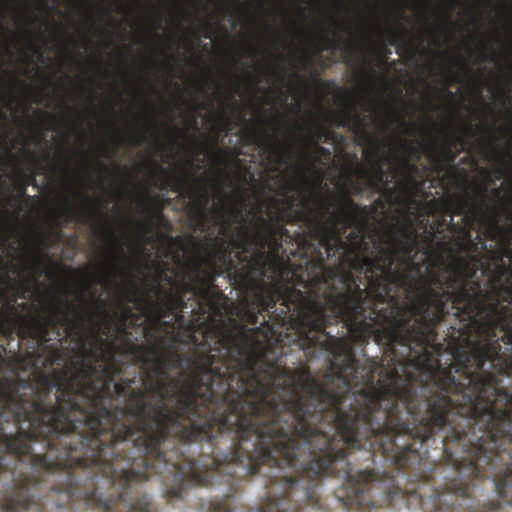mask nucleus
Listing matches in <instances>:
<instances>
[{"mask_svg":"<svg viewBox=\"0 0 512 512\" xmlns=\"http://www.w3.org/2000/svg\"><path fill=\"white\" fill-rule=\"evenodd\" d=\"M156 18H157L156 28H162L163 16H162V13L159 12V10H156Z\"/></svg>","mask_w":512,"mask_h":512,"instance_id":"nucleus-41","label":"nucleus"},{"mask_svg":"<svg viewBox=\"0 0 512 512\" xmlns=\"http://www.w3.org/2000/svg\"><path fill=\"white\" fill-rule=\"evenodd\" d=\"M364 66H365V69L367 70V72L369 73V75L371 76H375V71L374 69L372 68L371 66V62L367 59H364Z\"/></svg>","mask_w":512,"mask_h":512,"instance_id":"nucleus-40","label":"nucleus"},{"mask_svg":"<svg viewBox=\"0 0 512 512\" xmlns=\"http://www.w3.org/2000/svg\"><path fill=\"white\" fill-rule=\"evenodd\" d=\"M225 121H226V132H229V131H231V129L235 128V126H236L235 123L230 122L228 117L225 118Z\"/></svg>","mask_w":512,"mask_h":512,"instance_id":"nucleus-45","label":"nucleus"},{"mask_svg":"<svg viewBox=\"0 0 512 512\" xmlns=\"http://www.w3.org/2000/svg\"><path fill=\"white\" fill-rule=\"evenodd\" d=\"M171 189L173 192L186 194L190 198L193 215L203 225L208 217V205L210 202L206 184L201 179L191 177V175H181L172 180Z\"/></svg>","mask_w":512,"mask_h":512,"instance_id":"nucleus-13","label":"nucleus"},{"mask_svg":"<svg viewBox=\"0 0 512 512\" xmlns=\"http://www.w3.org/2000/svg\"><path fill=\"white\" fill-rule=\"evenodd\" d=\"M26 298V291H20L18 283L11 277L0 276V328L3 336L11 337L14 331L21 339H31L38 345L48 346L49 358L44 362L53 365L54 361H62L61 346L63 335L61 327L71 329L75 320L71 319L68 307H73L67 296H55L43 307L45 315H23L18 299ZM52 332L56 342L48 345Z\"/></svg>","mask_w":512,"mask_h":512,"instance_id":"nucleus-8","label":"nucleus"},{"mask_svg":"<svg viewBox=\"0 0 512 512\" xmlns=\"http://www.w3.org/2000/svg\"><path fill=\"white\" fill-rule=\"evenodd\" d=\"M216 157H217L220 165L225 166L227 164V151L218 150L216 152Z\"/></svg>","mask_w":512,"mask_h":512,"instance_id":"nucleus-32","label":"nucleus"},{"mask_svg":"<svg viewBox=\"0 0 512 512\" xmlns=\"http://www.w3.org/2000/svg\"><path fill=\"white\" fill-rule=\"evenodd\" d=\"M294 76H296V77L300 80V83H301L302 85H305V84H306V83H305V80H303V79L301 78V76H299V74H296V73H295V74H294Z\"/></svg>","mask_w":512,"mask_h":512,"instance_id":"nucleus-53","label":"nucleus"},{"mask_svg":"<svg viewBox=\"0 0 512 512\" xmlns=\"http://www.w3.org/2000/svg\"><path fill=\"white\" fill-rule=\"evenodd\" d=\"M148 127L149 128H153V129H157L158 128L157 122L153 121V120H148Z\"/></svg>","mask_w":512,"mask_h":512,"instance_id":"nucleus-48","label":"nucleus"},{"mask_svg":"<svg viewBox=\"0 0 512 512\" xmlns=\"http://www.w3.org/2000/svg\"><path fill=\"white\" fill-rule=\"evenodd\" d=\"M277 170H278L277 166H274V167L272 168V171H277Z\"/></svg>","mask_w":512,"mask_h":512,"instance_id":"nucleus-63","label":"nucleus"},{"mask_svg":"<svg viewBox=\"0 0 512 512\" xmlns=\"http://www.w3.org/2000/svg\"><path fill=\"white\" fill-rule=\"evenodd\" d=\"M3 367L0 354V372ZM56 403V369L35 382L0 380V478L11 480L0 499L5 511L60 509L53 495L60 471Z\"/></svg>","mask_w":512,"mask_h":512,"instance_id":"nucleus-5","label":"nucleus"},{"mask_svg":"<svg viewBox=\"0 0 512 512\" xmlns=\"http://www.w3.org/2000/svg\"><path fill=\"white\" fill-rule=\"evenodd\" d=\"M499 507H500V501H498V500H491V501H488L486 504V509L488 511L498 510Z\"/></svg>","mask_w":512,"mask_h":512,"instance_id":"nucleus-35","label":"nucleus"},{"mask_svg":"<svg viewBox=\"0 0 512 512\" xmlns=\"http://www.w3.org/2000/svg\"><path fill=\"white\" fill-rule=\"evenodd\" d=\"M331 19H332V22L334 24L338 25V27H340L342 31H346L350 34V36H353L354 30L352 29L351 26H341V24H339L337 19H335V18H331Z\"/></svg>","mask_w":512,"mask_h":512,"instance_id":"nucleus-36","label":"nucleus"},{"mask_svg":"<svg viewBox=\"0 0 512 512\" xmlns=\"http://www.w3.org/2000/svg\"><path fill=\"white\" fill-rule=\"evenodd\" d=\"M191 329L195 326L190 324ZM153 334L157 330H152ZM153 339H156L154 335ZM191 353L148 344L139 386L126 407L131 431L118 442L122 455L103 485L68 490L62 502L76 500L103 512H152L145 484L152 474L174 473L167 501L183 499L190 487L225 485L222 499L202 501L204 512H231L237 478L262 474L267 497L259 512H298L317 506L313 482L303 471L306 457L286 382V369L251 342L234 317L213 316L190 330Z\"/></svg>","mask_w":512,"mask_h":512,"instance_id":"nucleus-2","label":"nucleus"},{"mask_svg":"<svg viewBox=\"0 0 512 512\" xmlns=\"http://www.w3.org/2000/svg\"><path fill=\"white\" fill-rule=\"evenodd\" d=\"M308 147H311L312 151H306L305 157L308 161H310V166L313 167L316 162L320 161V159H323L327 162L331 161L332 159V152L328 147L321 146V144H318L317 141H314V145H307Z\"/></svg>","mask_w":512,"mask_h":512,"instance_id":"nucleus-23","label":"nucleus"},{"mask_svg":"<svg viewBox=\"0 0 512 512\" xmlns=\"http://www.w3.org/2000/svg\"><path fill=\"white\" fill-rule=\"evenodd\" d=\"M135 284L131 279V290L118 301L119 311L114 315L108 311V302L96 297L95 292H90L89 299L86 297L87 284L78 294L87 310L78 312L73 302V307H68L75 323L66 329V335L75 334L81 348L76 350L78 359L55 369L59 471L52 495L58 506L92 509L76 500L62 502L60 495L68 490V483L71 490L80 491L85 483L99 482L107 495L109 486L103 485V479L119 464V442L131 431L128 416H121L119 410L126 407L139 372L132 378H115L123 374L125 359L142 367L147 345L138 344L139 338L131 329H140L144 337H154L156 330L149 317L145 324L141 312L129 304Z\"/></svg>","mask_w":512,"mask_h":512,"instance_id":"nucleus-3","label":"nucleus"},{"mask_svg":"<svg viewBox=\"0 0 512 512\" xmlns=\"http://www.w3.org/2000/svg\"><path fill=\"white\" fill-rule=\"evenodd\" d=\"M386 207V201L383 198H376L372 204L361 206V211L365 217H367L368 226H370L371 219H376L380 216L382 211Z\"/></svg>","mask_w":512,"mask_h":512,"instance_id":"nucleus-25","label":"nucleus"},{"mask_svg":"<svg viewBox=\"0 0 512 512\" xmlns=\"http://www.w3.org/2000/svg\"><path fill=\"white\" fill-rule=\"evenodd\" d=\"M140 206H141V208H142V210H143V211H147V208L145 207V203H144V201H141V202H140Z\"/></svg>","mask_w":512,"mask_h":512,"instance_id":"nucleus-54","label":"nucleus"},{"mask_svg":"<svg viewBox=\"0 0 512 512\" xmlns=\"http://www.w3.org/2000/svg\"><path fill=\"white\" fill-rule=\"evenodd\" d=\"M43 265V260L41 256H34L32 260V269L36 271H41V267Z\"/></svg>","mask_w":512,"mask_h":512,"instance_id":"nucleus-34","label":"nucleus"},{"mask_svg":"<svg viewBox=\"0 0 512 512\" xmlns=\"http://www.w3.org/2000/svg\"><path fill=\"white\" fill-rule=\"evenodd\" d=\"M256 217V228L241 226L235 236L229 222L219 228V238L209 242L212 248L206 252L216 269H223L230 282L243 293L238 321L245 326L249 339L269 353L277 367H287L288 345L293 350L292 328L283 321L282 313L291 316V283L293 274L287 260L279 253L275 236Z\"/></svg>","mask_w":512,"mask_h":512,"instance_id":"nucleus-6","label":"nucleus"},{"mask_svg":"<svg viewBox=\"0 0 512 512\" xmlns=\"http://www.w3.org/2000/svg\"><path fill=\"white\" fill-rule=\"evenodd\" d=\"M499 195V189H495V197H498Z\"/></svg>","mask_w":512,"mask_h":512,"instance_id":"nucleus-59","label":"nucleus"},{"mask_svg":"<svg viewBox=\"0 0 512 512\" xmlns=\"http://www.w3.org/2000/svg\"><path fill=\"white\" fill-rule=\"evenodd\" d=\"M279 75H280V77H281L282 79H284V75H283L282 71H279Z\"/></svg>","mask_w":512,"mask_h":512,"instance_id":"nucleus-61","label":"nucleus"},{"mask_svg":"<svg viewBox=\"0 0 512 512\" xmlns=\"http://www.w3.org/2000/svg\"><path fill=\"white\" fill-rule=\"evenodd\" d=\"M17 189H18V197L17 198H15V197L8 198L7 203L9 205H18L19 198L26 197V184H19Z\"/></svg>","mask_w":512,"mask_h":512,"instance_id":"nucleus-30","label":"nucleus"},{"mask_svg":"<svg viewBox=\"0 0 512 512\" xmlns=\"http://www.w3.org/2000/svg\"><path fill=\"white\" fill-rule=\"evenodd\" d=\"M372 108L371 104L368 105V107L366 108L367 110H370Z\"/></svg>","mask_w":512,"mask_h":512,"instance_id":"nucleus-64","label":"nucleus"},{"mask_svg":"<svg viewBox=\"0 0 512 512\" xmlns=\"http://www.w3.org/2000/svg\"><path fill=\"white\" fill-rule=\"evenodd\" d=\"M497 396L496 408L512 407V399L508 392H502ZM495 459L498 463L489 467V478L498 498L512 506V433L508 434L506 447L495 454Z\"/></svg>","mask_w":512,"mask_h":512,"instance_id":"nucleus-12","label":"nucleus"},{"mask_svg":"<svg viewBox=\"0 0 512 512\" xmlns=\"http://www.w3.org/2000/svg\"><path fill=\"white\" fill-rule=\"evenodd\" d=\"M301 64L306 69V67L311 66V60L308 58V56H303L301 57Z\"/></svg>","mask_w":512,"mask_h":512,"instance_id":"nucleus-43","label":"nucleus"},{"mask_svg":"<svg viewBox=\"0 0 512 512\" xmlns=\"http://www.w3.org/2000/svg\"><path fill=\"white\" fill-rule=\"evenodd\" d=\"M64 202H65V205H66V211L64 212V216L66 218H68L70 213H71V211L74 210L75 206L72 203L71 199L68 198V197H64Z\"/></svg>","mask_w":512,"mask_h":512,"instance_id":"nucleus-33","label":"nucleus"},{"mask_svg":"<svg viewBox=\"0 0 512 512\" xmlns=\"http://www.w3.org/2000/svg\"><path fill=\"white\" fill-rule=\"evenodd\" d=\"M29 49H30V51L41 55V50L39 49V47L37 45L33 44V42H29Z\"/></svg>","mask_w":512,"mask_h":512,"instance_id":"nucleus-44","label":"nucleus"},{"mask_svg":"<svg viewBox=\"0 0 512 512\" xmlns=\"http://www.w3.org/2000/svg\"><path fill=\"white\" fill-rule=\"evenodd\" d=\"M393 118L396 119L397 121L401 122L402 124H405V118L403 116H399L398 113H395V112H392L391 113Z\"/></svg>","mask_w":512,"mask_h":512,"instance_id":"nucleus-46","label":"nucleus"},{"mask_svg":"<svg viewBox=\"0 0 512 512\" xmlns=\"http://www.w3.org/2000/svg\"><path fill=\"white\" fill-rule=\"evenodd\" d=\"M308 169L314 175L310 182L313 193H307L302 182H289L282 185L277 191L278 197H269L266 214L268 218H261L262 224L270 235H274L278 242V253L283 256L292 269H303L307 257L316 251V240L308 234L311 227L307 216L321 213V207L328 200L335 207L339 205L340 193H329L323 196V175L317 172L315 166ZM345 189L342 191L344 192ZM342 194V192H341Z\"/></svg>","mask_w":512,"mask_h":512,"instance_id":"nucleus-7","label":"nucleus"},{"mask_svg":"<svg viewBox=\"0 0 512 512\" xmlns=\"http://www.w3.org/2000/svg\"><path fill=\"white\" fill-rule=\"evenodd\" d=\"M211 37H212V35L210 32H205L204 38H211Z\"/></svg>","mask_w":512,"mask_h":512,"instance_id":"nucleus-55","label":"nucleus"},{"mask_svg":"<svg viewBox=\"0 0 512 512\" xmlns=\"http://www.w3.org/2000/svg\"><path fill=\"white\" fill-rule=\"evenodd\" d=\"M364 156L370 164L369 169L365 173L369 187L376 193H386L387 197L391 198L395 194V188H390L389 186V175L381 162V149L377 144H374L371 150L364 152Z\"/></svg>","mask_w":512,"mask_h":512,"instance_id":"nucleus-15","label":"nucleus"},{"mask_svg":"<svg viewBox=\"0 0 512 512\" xmlns=\"http://www.w3.org/2000/svg\"><path fill=\"white\" fill-rule=\"evenodd\" d=\"M400 39V35L397 32L390 31V45H396Z\"/></svg>","mask_w":512,"mask_h":512,"instance_id":"nucleus-38","label":"nucleus"},{"mask_svg":"<svg viewBox=\"0 0 512 512\" xmlns=\"http://www.w3.org/2000/svg\"><path fill=\"white\" fill-rule=\"evenodd\" d=\"M137 226L140 230H142L143 235H146V233H151L154 230V224L151 218H148V220L145 221L138 222Z\"/></svg>","mask_w":512,"mask_h":512,"instance_id":"nucleus-31","label":"nucleus"},{"mask_svg":"<svg viewBox=\"0 0 512 512\" xmlns=\"http://www.w3.org/2000/svg\"><path fill=\"white\" fill-rule=\"evenodd\" d=\"M353 123L355 132H360L364 136L371 137L366 131L361 116L358 112H355L354 109H346L343 113V119L338 123V126L349 127Z\"/></svg>","mask_w":512,"mask_h":512,"instance_id":"nucleus-21","label":"nucleus"},{"mask_svg":"<svg viewBox=\"0 0 512 512\" xmlns=\"http://www.w3.org/2000/svg\"><path fill=\"white\" fill-rule=\"evenodd\" d=\"M402 169L405 172L408 180H406V182L400 183V187L402 192L408 194L410 190V183H416L414 178L415 176L420 175V169L417 164L411 163L409 159L402 161Z\"/></svg>","mask_w":512,"mask_h":512,"instance_id":"nucleus-24","label":"nucleus"},{"mask_svg":"<svg viewBox=\"0 0 512 512\" xmlns=\"http://www.w3.org/2000/svg\"><path fill=\"white\" fill-rule=\"evenodd\" d=\"M266 185H267V187H268L269 189H273V187H272V185H271V184L267 183Z\"/></svg>","mask_w":512,"mask_h":512,"instance_id":"nucleus-62","label":"nucleus"},{"mask_svg":"<svg viewBox=\"0 0 512 512\" xmlns=\"http://www.w3.org/2000/svg\"><path fill=\"white\" fill-rule=\"evenodd\" d=\"M402 146L416 160H420L423 153L429 159V151L430 147H433V141H429L425 144V142H414L407 139H403Z\"/></svg>","mask_w":512,"mask_h":512,"instance_id":"nucleus-22","label":"nucleus"},{"mask_svg":"<svg viewBox=\"0 0 512 512\" xmlns=\"http://www.w3.org/2000/svg\"><path fill=\"white\" fill-rule=\"evenodd\" d=\"M387 58H388V56L386 55L385 57H383V58H382L381 62H382V63H385V62H386V60H387Z\"/></svg>","mask_w":512,"mask_h":512,"instance_id":"nucleus-56","label":"nucleus"},{"mask_svg":"<svg viewBox=\"0 0 512 512\" xmlns=\"http://www.w3.org/2000/svg\"><path fill=\"white\" fill-rule=\"evenodd\" d=\"M183 11H184V13L186 14L187 17H190V14H189V12H187V10L183 9Z\"/></svg>","mask_w":512,"mask_h":512,"instance_id":"nucleus-60","label":"nucleus"},{"mask_svg":"<svg viewBox=\"0 0 512 512\" xmlns=\"http://www.w3.org/2000/svg\"><path fill=\"white\" fill-rule=\"evenodd\" d=\"M155 217H156V222H157L158 226L163 227L167 231L172 230V226H171L169 220H167L166 216H164L163 212H161V211L157 212L155 214Z\"/></svg>","mask_w":512,"mask_h":512,"instance_id":"nucleus-29","label":"nucleus"},{"mask_svg":"<svg viewBox=\"0 0 512 512\" xmlns=\"http://www.w3.org/2000/svg\"><path fill=\"white\" fill-rule=\"evenodd\" d=\"M455 210L456 213L465 215V224H455L450 209L446 208V215L450 217L449 223L446 224L445 217L433 222L428 231L429 241L435 240L438 235H442L446 230L454 235L461 236V242H470L473 221L477 217L487 218L491 228L495 231L501 228L496 213L494 215L490 213L487 186H478L475 198L470 197L469 193L465 192V197L458 202Z\"/></svg>","mask_w":512,"mask_h":512,"instance_id":"nucleus-10","label":"nucleus"},{"mask_svg":"<svg viewBox=\"0 0 512 512\" xmlns=\"http://www.w3.org/2000/svg\"><path fill=\"white\" fill-rule=\"evenodd\" d=\"M145 135H134L131 136V142L137 143V145H141V143L145 142Z\"/></svg>","mask_w":512,"mask_h":512,"instance_id":"nucleus-37","label":"nucleus"},{"mask_svg":"<svg viewBox=\"0 0 512 512\" xmlns=\"http://www.w3.org/2000/svg\"><path fill=\"white\" fill-rule=\"evenodd\" d=\"M7 268L12 272V273H23V270L19 269L18 265L16 264H13V263H10L7 265Z\"/></svg>","mask_w":512,"mask_h":512,"instance_id":"nucleus-42","label":"nucleus"},{"mask_svg":"<svg viewBox=\"0 0 512 512\" xmlns=\"http://www.w3.org/2000/svg\"><path fill=\"white\" fill-rule=\"evenodd\" d=\"M18 308L23 315H41L39 311L33 312L35 306L31 305L29 302H18Z\"/></svg>","mask_w":512,"mask_h":512,"instance_id":"nucleus-28","label":"nucleus"},{"mask_svg":"<svg viewBox=\"0 0 512 512\" xmlns=\"http://www.w3.org/2000/svg\"><path fill=\"white\" fill-rule=\"evenodd\" d=\"M325 49H333L337 51V49H341L346 52L349 57L353 55L355 52H363L364 47L359 42L355 41L354 38H350V40L343 41L342 37H324Z\"/></svg>","mask_w":512,"mask_h":512,"instance_id":"nucleus-20","label":"nucleus"},{"mask_svg":"<svg viewBox=\"0 0 512 512\" xmlns=\"http://www.w3.org/2000/svg\"><path fill=\"white\" fill-rule=\"evenodd\" d=\"M223 275V269H216L213 260L207 255L200 256L190 270L186 273V281L182 286L183 292H188L190 300L196 304L193 312L203 309L202 303L209 306L212 311H219L217 303L227 299L216 286V280Z\"/></svg>","mask_w":512,"mask_h":512,"instance_id":"nucleus-11","label":"nucleus"},{"mask_svg":"<svg viewBox=\"0 0 512 512\" xmlns=\"http://www.w3.org/2000/svg\"><path fill=\"white\" fill-rule=\"evenodd\" d=\"M107 239L111 241L110 269L114 277H127L130 271L131 259L127 256L124 246L112 227H106Z\"/></svg>","mask_w":512,"mask_h":512,"instance_id":"nucleus-17","label":"nucleus"},{"mask_svg":"<svg viewBox=\"0 0 512 512\" xmlns=\"http://www.w3.org/2000/svg\"><path fill=\"white\" fill-rule=\"evenodd\" d=\"M424 478V482H431L433 476H422Z\"/></svg>","mask_w":512,"mask_h":512,"instance_id":"nucleus-52","label":"nucleus"},{"mask_svg":"<svg viewBox=\"0 0 512 512\" xmlns=\"http://www.w3.org/2000/svg\"><path fill=\"white\" fill-rule=\"evenodd\" d=\"M307 220L316 251L303 269L290 268L291 316H281L305 359L327 354L321 378L307 363L287 371L305 475L316 491L325 476L344 478L338 491H401L393 472L356 470L349 458L380 455L404 472L420 468L416 444L438 436L455 473L441 491H471L469 345L460 336L469 259L435 269L427 246L416 260L418 233L408 225L388 226L392 246L376 245L348 189L338 208L326 201Z\"/></svg>","mask_w":512,"mask_h":512,"instance_id":"nucleus-1","label":"nucleus"},{"mask_svg":"<svg viewBox=\"0 0 512 512\" xmlns=\"http://www.w3.org/2000/svg\"><path fill=\"white\" fill-rule=\"evenodd\" d=\"M187 279V273L181 282L174 281L173 277L168 276L164 270L163 282L170 285V290H164L163 297H154L149 292H140L137 284H134L135 291L129 296V301L144 303L151 312L148 319L151 320L153 327L160 330L161 327L173 329L174 324L183 326V311L188 307L186 295L183 292V285Z\"/></svg>","mask_w":512,"mask_h":512,"instance_id":"nucleus-9","label":"nucleus"},{"mask_svg":"<svg viewBox=\"0 0 512 512\" xmlns=\"http://www.w3.org/2000/svg\"><path fill=\"white\" fill-rule=\"evenodd\" d=\"M318 81L320 82V84H322L324 86V88H329L330 86V82H328V80H321V79H318Z\"/></svg>","mask_w":512,"mask_h":512,"instance_id":"nucleus-51","label":"nucleus"},{"mask_svg":"<svg viewBox=\"0 0 512 512\" xmlns=\"http://www.w3.org/2000/svg\"><path fill=\"white\" fill-rule=\"evenodd\" d=\"M218 194L221 196V200L223 202L216 210L218 216L222 218L221 225H224L225 222H229L231 227L233 223H237L238 228L236 231L233 230V233L235 236L240 235V227L245 226L244 223L246 221L243 214V210L246 207L245 198L240 194L238 197V203L235 204L231 202L229 197L224 196L220 187L218 188Z\"/></svg>","mask_w":512,"mask_h":512,"instance_id":"nucleus-16","label":"nucleus"},{"mask_svg":"<svg viewBox=\"0 0 512 512\" xmlns=\"http://www.w3.org/2000/svg\"><path fill=\"white\" fill-rule=\"evenodd\" d=\"M242 138L245 142L249 143V145H256L263 148L267 164H272L274 155H278L276 161L278 165L287 162L281 150L283 147L288 148L289 146L286 145L285 142L277 144L275 135L269 134L264 127H245L242 129Z\"/></svg>","mask_w":512,"mask_h":512,"instance_id":"nucleus-14","label":"nucleus"},{"mask_svg":"<svg viewBox=\"0 0 512 512\" xmlns=\"http://www.w3.org/2000/svg\"><path fill=\"white\" fill-rule=\"evenodd\" d=\"M324 188H326L328 190V193L326 195V197H328L329 193H331V192L329 191L327 184H324Z\"/></svg>","mask_w":512,"mask_h":512,"instance_id":"nucleus-57","label":"nucleus"},{"mask_svg":"<svg viewBox=\"0 0 512 512\" xmlns=\"http://www.w3.org/2000/svg\"><path fill=\"white\" fill-rule=\"evenodd\" d=\"M295 126L298 129H306L307 135L305 136L306 145H314V141L317 143L335 141L338 137L334 131L329 128L320 125V123H314L312 126H303L299 122H295Z\"/></svg>","mask_w":512,"mask_h":512,"instance_id":"nucleus-19","label":"nucleus"},{"mask_svg":"<svg viewBox=\"0 0 512 512\" xmlns=\"http://www.w3.org/2000/svg\"><path fill=\"white\" fill-rule=\"evenodd\" d=\"M97 165L100 167V169L104 170V171H109V168L108 166H106L105 164H103L102 161H97Z\"/></svg>","mask_w":512,"mask_h":512,"instance_id":"nucleus-49","label":"nucleus"},{"mask_svg":"<svg viewBox=\"0 0 512 512\" xmlns=\"http://www.w3.org/2000/svg\"><path fill=\"white\" fill-rule=\"evenodd\" d=\"M324 188H326L328 190V193L326 195V197H328L329 193H331V192L329 191L327 184H324Z\"/></svg>","mask_w":512,"mask_h":512,"instance_id":"nucleus-58","label":"nucleus"},{"mask_svg":"<svg viewBox=\"0 0 512 512\" xmlns=\"http://www.w3.org/2000/svg\"><path fill=\"white\" fill-rule=\"evenodd\" d=\"M502 177H503V171H502V169H500V168H496V169H495V179H496V180H499V179H502Z\"/></svg>","mask_w":512,"mask_h":512,"instance_id":"nucleus-47","label":"nucleus"},{"mask_svg":"<svg viewBox=\"0 0 512 512\" xmlns=\"http://www.w3.org/2000/svg\"><path fill=\"white\" fill-rule=\"evenodd\" d=\"M249 53H250V55L255 56V55H257L258 51H257L256 47L249 46Z\"/></svg>","mask_w":512,"mask_h":512,"instance_id":"nucleus-50","label":"nucleus"},{"mask_svg":"<svg viewBox=\"0 0 512 512\" xmlns=\"http://www.w3.org/2000/svg\"><path fill=\"white\" fill-rule=\"evenodd\" d=\"M161 265H163L165 268H168L167 263H157L156 274L153 277L151 285V292H154L156 295L155 297H164V287H162L161 284V282H163L164 268H162Z\"/></svg>","mask_w":512,"mask_h":512,"instance_id":"nucleus-26","label":"nucleus"},{"mask_svg":"<svg viewBox=\"0 0 512 512\" xmlns=\"http://www.w3.org/2000/svg\"><path fill=\"white\" fill-rule=\"evenodd\" d=\"M502 242V251H493L491 263L470 256L468 273V322L460 336L469 353V373L464 394L469 405L470 459L464 473L471 482L489 478V467L497 464L496 454L507 446L512 433V407L496 409L498 393L512 398V231Z\"/></svg>","mask_w":512,"mask_h":512,"instance_id":"nucleus-4","label":"nucleus"},{"mask_svg":"<svg viewBox=\"0 0 512 512\" xmlns=\"http://www.w3.org/2000/svg\"><path fill=\"white\" fill-rule=\"evenodd\" d=\"M79 195L82 198V200L86 203V205L80 208L78 221L85 222L91 212L88 204L92 202V199L88 197L86 192H81L79 193Z\"/></svg>","mask_w":512,"mask_h":512,"instance_id":"nucleus-27","label":"nucleus"},{"mask_svg":"<svg viewBox=\"0 0 512 512\" xmlns=\"http://www.w3.org/2000/svg\"><path fill=\"white\" fill-rule=\"evenodd\" d=\"M95 212L103 219L104 222H107L108 215L107 213H104L102 204H100L99 207L96 208Z\"/></svg>","mask_w":512,"mask_h":512,"instance_id":"nucleus-39","label":"nucleus"},{"mask_svg":"<svg viewBox=\"0 0 512 512\" xmlns=\"http://www.w3.org/2000/svg\"><path fill=\"white\" fill-rule=\"evenodd\" d=\"M458 139H453L447 145L439 147L437 141H433L432 147L429 151V160L437 171H441L444 165H450L453 169L454 162L457 158V153L452 150V147L456 145Z\"/></svg>","mask_w":512,"mask_h":512,"instance_id":"nucleus-18","label":"nucleus"}]
</instances>
